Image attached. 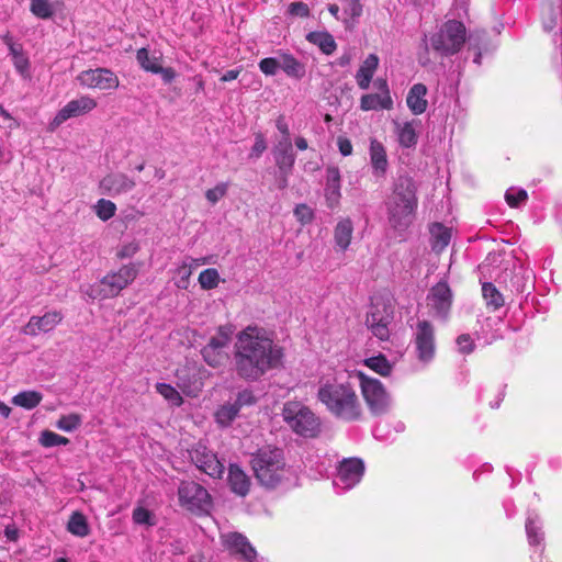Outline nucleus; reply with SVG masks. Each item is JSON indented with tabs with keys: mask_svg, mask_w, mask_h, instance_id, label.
<instances>
[{
	"mask_svg": "<svg viewBox=\"0 0 562 562\" xmlns=\"http://www.w3.org/2000/svg\"><path fill=\"white\" fill-rule=\"evenodd\" d=\"M95 108V99L87 94L70 100L56 113L54 119L49 122V130L55 131L67 120L87 114Z\"/></svg>",
	"mask_w": 562,
	"mask_h": 562,
	"instance_id": "nucleus-14",
	"label": "nucleus"
},
{
	"mask_svg": "<svg viewBox=\"0 0 562 562\" xmlns=\"http://www.w3.org/2000/svg\"><path fill=\"white\" fill-rule=\"evenodd\" d=\"M267 149V142L261 133L255 135V144L251 147L250 157L259 158Z\"/></svg>",
	"mask_w": 562,
	"mask_h": 562,
	"instance_id": "nucleus-58",
	"label": "nucleus"
},
{
	"mask_svg": "<svg viewBox=\"0 0 562 562\" xmlns=\"http://www.w3.org/2000/svg\"><path fill=\"white\" fill-rule=\"evenodd\" d=\"M193 270L194 266L189 263L187 259L181 261L172 271L173 284L181 290L188 289Z\"/></svg>",
	"mask_w": 562,
	"mask_h": 562,
	"instance_id": "nucleus-38",
	"label": "nucleus"
},
{
	"mask_svg": "<svg viewBox=\"0 0 562 562\" xmlns=\"http://www.w3.org/2000/svg\"><path fill=\"white\" fill-rule=\"evenodd\" d=\"M417 196L414 181L398 178L392 194L386 201L387 218L391 227L402 237L415 218Z\"/></svg>",
	"mask_w": 562,
	"mask_h": 562,
	"instance_id": "nucleus-4",
	"label": "nucleus"
},
{
	"mask_svg": "<svg viewBox=\"0 0 562 562\" xmlns=\"http://www.w3.org/2000/svg\"><path fill=\"white\" fill-rule=\"evenodd\" d=\"M379 63L380 59L375 54L368 55L362 61L355 76L356 82L360 89L367 90L370 87Z\"/></svg>",
	"mask_w": 562,
	"mask_h": 562,
	"instance_id": "nucleus-26",
	"label": "nucleus"
},
{
	"mask_svg": "<svg viewBox=\"0 0 562 562\" xmlns=\"http://www.w3.org/2000/svg\"><path fill=\"white\" fill-rule=\"evenodd\" d=\"M340 173L337 168H329L327 170L325 199L329 209L338 206L340 201Z\"/></svg>",
	"mask_w": 562,
	"mask_h": 562,
	"instance_id": "nucleus-27",
	"label": "nucleus"
},
{
	"mask_svg": "<svg viewBox=\"0 0 562 562\" xmlns=\"http://www.w3.org/2000/svg\"><path fill=\"white\" fill-rule=\"evenodd\" d=\"M155 389L171 406L180 407L183 404L181 393L171 384L158 382Z\"/></svg>",
	"mask_w": 562,
	"mask_h": 562,
	"instance_id": "nucleus-41",
	"label": "nucleus"
},
{
	"mask_svg": "<svg viewBox=\"0 0 562 562\" xmlns=\"http://www.w3.org/2000/svg\"><path fill=\"white\" fill-rule=\"evenodd\" d=\"M136 60L144 71L159 75L165 83H171L177 76L173 68L162 66V54L159 52L150 53L142 47L136 52Z\"/></svg>",
	"mask_w": 562,
	"mask_h": 562,
	"instance_id": "nucleus-15",
	"label": "nucleus"
},
{
	"mask_svg": "<svg viewBox=\"0 0 562 562\" xmlns=\"http://www.w3.org/2000/svg\"><path fill=\"white\" fill-rule=\"evenodd\" d=\"M427 88L423 83H415L408 91L406 104L413 114L419 115L427 110Z\"/></svg>",
	"mask_w": 562,
	"mask_h": 562,
	"instance_id": "nucleus-29",
	"label": "nucleus"
},
{
	"mask_svg": "<svg viewBox=\"0 0 562 562\" xmlns=\"http://www.w3.org/2000/svg\"><path fill=\"white\" fill-rule=\"evenodd\" d=\"M260 71L266 76H276L280 69L279 56L266 57L258 64Z\"/></svg>",
	"mask_w": 562,
	"mask_h": 562,
	"instance_id": "nucleus-51",
	"label": "nucleus"
},
{
	"mask_svg": "<svg viewBox=\"0 0 562 562\" xmlns=\"http://www.w3.org/2000/svg\"><path fill=\"white\" fill-rule=\"evenodd\" d=\"M222 544L232 553L239 554L248 562H254L257 558L255 548L247 538L238 532H226L221 535Z\"/></svg>",
	"mask_w": 562,
	"mask_h": 562,
	"instance_id": "nucleus-21",
	"label": "nucleus"
},
{
	"mask_svg": "<svg viewBox=\"0 0 562 562\" xmlns=\"http://www.w3.org/2000/svg\"><path fill=\"white\" fill-rule=\"evenodd\" d=\"M178 496L180 505L194 514L207 513L211 507L209 492L195 482H182L178 488Z\"/></svg>",
	"mask_w": 562,
	"mask_h": 562,
	"instance_id": "nucleus-10",
	"label": "nucleus"
},
{
	"mask_svg": "<svg viewBox=\"0 0 562 562\" xmlns=\"http://www.w3.org/2000/svg\"><path fill=\"white\" fill-rule=\"evenodd\" d=\"M452 304V292L447 282H438L427 296V305L431 313L439 318H447Z\"/></svg>",
	"mask_w": 562,
	"mask_h": 562,
	"instance_id": "nucleus-18",
	"label": "nucleus"
},
{
	"mask_svg": "<svg viewBox=\"0 0 562 562\" xmlns=\"http://www.w3.org/2000/svg\"><path fill=\"white\" fill-rule=\"evenodd\" d=\"M67 530L76 537H87L90 533V527L86 516L80 512H74L67 522Z\"/></svg>",
	"mask_w": 562,
	"mask_h": 562,
	"instance_id": "nucleus-39",
	"label": "nucleus"
},
{
	"mask_svg": "<svg viewBox=\"0 0 562 562\" xmlns=\"http://www.w3.org/2000/svg\"><path fill=\"white\" fill-rule=\"evenodd\" d=\"M430 235L432 249L440 252L449 245L452 233L442 224L435 223L430 227Z\"/></svg>",
	"mask_w": 562,
	"mask_h": 562,
	"instance_id": "nucleus-36",
	"label": "nucleus"
},
{
	"mask_svg": "<svg viewBox=\"0 0 562 562\" xmlns=\"http://www.w3.org/2000/svg\"><path fill=\"white\" fill-rule=\"evenodd\" d=\"M198 282L202 290L210 291L216 289L222 282V279L217 269L207 268L200 272Z\"/></svg>",
	"mask_w": 562,
	"mask_h": 562,
	"instance_id": "nucleus-43",
	"label": "nucleus"
},
{
	"mask_svg": "<svg viewBox=\"0 0 562 562\" xmlns=\"http://www.w3.org/2000/svg\"><path fill=\"white\" fill-rule=\"evenodd\" d=\"M482 293L486 304L493 310H497L503 306L504 299L492 283H484L482 286Z\"/></svg>",
	"mask_w": 562,
	"mask_h": 562,
	"instance_id": "nucleus-46",
	"label": "nucleus"
},
{
	"mask_svg": "<svg viewBox=\"0 0 562 562\" xmlns=\"http://www.w3.org/2000/svg\"><path fill=\"white\" fill-rule=\"evenodd\" d=\"M412 345L418 362L428 366L436 356V335L434 325L426 319H418L412 326Z\"/></svg>",
	"mask_w": 562,
	"mask_h": 562,
	"instance_id": "nucleus-8",
	"label": "nucleus"
},
{
	"mask_svg": "<svg viewBox=\"0 0 562 562\" xmlns=\"http://www.w3.org/2000/svg\"><path fill=\"white\" fill-rule=\"evenodd\" d=\"M43 400V395L37 391H23L18 393L12 397V403L15 406L33 409L35 408Z\"/></svg>",
	"mask_w": 562,
	"mask_h": 562,
	"instance_id": "nucleus-40",
	"label": "nucleus"
},
{
	"mask_svg": "<svg viewBox=\"0 0 562 562\" xmlns=\"http://www.w3.org/2000/svg\"><path fill=\"white\" fill-rule=\"evenodd\" d=\"M233 330L229 326H221L202 348L203 360L213 368L225 366L229 360V345Z\"/></svg>",
	"mask_w": 562,
	"mask_h": 562,
	"instance_id": "nucleus-9",
	"label": "nucleus"
},
{
	"mask_svg": "<svg viewBox=\"0 0 562 562\" xmlns=\"http://www.w3.org/2000/svg\"><path fill=\"white\" fill-rule=\"evenodd\" d=\"M418 126L419 122L416 120L394 122V131L397 136V140L402 147L411 148L416 145L418 139Z\"/></svg>",
	"mask_w": 562,
	"mask_h": 562,
	"instance_id": "nucleus-24",
	"label": "nucleus"
},
{
	"mask_svg": "<svg viewBox=\"0 0 562 562\" xmlns=\"http://www.w3.org/2000/svg\"><path fill=\"white\" fill-rule=\"evenodd\" d=\"M346 11L351 18H359L362 14V4L360 0H350Z\"/></svg>",
	"mask_w": 562,
	"mask_h": 562,
	"instance_id": "nucleus-64",
	"label": "nucleus"
},
{
	"mask_svg": "<svg viewBox=\"0 0 562 562\" xmlns=\"http://www.w3.org/2000/svg\"><path fill=\"white\" fill-rule=\"evenodd\" d=\"M276 127H277V130L281 134V138L280 139H290L289 124H288V122H286V120H285V117L283 115H280L276 120Z\"/></svg>",
	"mask_w": 562,
	"mask_h": 562,
	"instance_id": "nucleus-62",
	"label": "nucleus"
},
{
	"mask_svg": "<svg viewBox=\"0 0 562 562\" xmlns=\"http://www.w3.org/2000/svg\"><path fill=\"white\" fill-rule=\"evenodd\" d=\"M190 458L198 469L212 477H220L224 472V465L217 456L201 442L190 451Z\"/></svg>",
	"mask_w": 562,
	"mask_h": 562,
	"instance_id": "nucleus-17",
	"label": "nucleus"
},
{
	"mask_svg": "<svg viewBox=\"0 0 562 562\" xmlns=\"http://www.w3.org/2000/svg\"><path fill=\"white\" fill-rule=\"evenodd\" d=\"M251 467L258 482L267 488H290L297 484V475L285 464L281 449H259L252 456Z\"/></svg>",
	"mask_w": 562,
	"mask_h": 562,
	"instance_id": "nucleus-3",
	"label": "nucleus"
},
{
	"mask_svg": "<svg viewBox=\"0 0 562 562\" xmlns=\"http://www.w3.org/2000/svg\"><path fill=\"white\" fill-rule=\"evenodd\" d=\"M526 533L529 544L538 549L543 540L542 525L537 514H529L526 520Z\"/></svg>",
	"mask_w": 562,
	"mask_h": 562,
	"instance_id": "nucleus-35",
	"label": "nucleus"
},
{
	"mask_svg": "<svg viewBox=\"0 0 562 562\" xmlns=\"http://www.w3.org/2000/svg\"><path fill=\"white\" fill-rule=\"evenodd\" d=\"M64 315L59 311L46 312L43 316H32L23 327L22 333L29 336H37L41 333L52 331L60 322Z\"/></svg>",
	"mask_w": 562,
	"mask_h": 562,
	"instance_id": "nucleus-20",
	"label": "nucleus"
},
{
	"mask_svg": "<svg viewBox=\"0 0 562 562\" xmlns=\"http://www.w3.org/2000/svg\"><path fill=\"white\" fill-rule=\"evenodd\" d=\"M281 416L286 426L299 436L314 438L321 431L319 417L303 402H285Z\"/></svg>",
	"mask_w": 562,
	"mask_h": 562,
	"instance_id": "nucleus-5",
	"label": "nucleus"
},
{
	"mask_svg": "<svg viewBox=\"0 0 562 562\" xmlns=\"http://www.w3.org/2000/svg\"><path fill=\"white\" fill-rule=\"evenodd\" d=\"M38 442L45 448H52L56 446H66L69 443V439L54 431L43 430L40 435Z\"/></svg>",
	"mask_w": 562,
	"mask_h": 562,
	"instance_id": "nucleus-47",
	"label": "nucleus"
},
{
	"mask_svg": "<svg viewBox=\"0 0 562 562\" xmlns=\"http://www.w3.org/2000/svg\"><path fill=\"white\" fill-rule=\"evenodd\" d=\"M370 161L374 176L383 177L387 169V157L384 146L376 139L370 143Z\"/></svg>",
	"mask_w": 562,
	"mask_h": 562,
	"instance_id": "nucleus-30",
	"label": "nucleus"
},
{
	"mask_svg": "<svg viewBox=\"0 0 562 562\" xmlns=\"http://www.w3.org/2000/svg\"><path fill=\"white\" fill-rule=\"evenodd\" d=\"M364 474V463L359 458H346L337 467L333 481L338 493L347 492L355 487Z\"/></svg>",
	"mask_w": 562,
	"mask_h": 562,
	"instance_id": "nucleus-11",
	"label": "nucleus"
},
{
	"mask_svg": "<svg viewBox=\"0 0 562 562\" xmlns=\"http://www.w3.org/2000/svg\"><path fill=\"white\" fill-rule=\"evenodd\" d=\"M187 260L189 263L194 266V269H196L200 266L214 265L216 262V257L214 255H210L200 258H187Z\"/></svg>",
	"mask_w": 562,
	"mask_h": 562,
	"instance_id": "nucleus-63",
	"label": "nucleus"
},
{
	"mask_svg": "<svg viewBox=\"0 0 562 562\" xmlns=\"http://www.w3.org/2000/svg\"><path fill=\"white\" fill-rule=\"evenodd\" d=\"M92 209L98 218L103 222L111 220L116 213L115 203L106 199L98 200Z\"/></svg>",
	"mask_w": 562,
	"mask_h": 562,
	"instance_id": "nucleus-45",
	"label": "nucleus"
},
{
	"mask_svg": "<svg viewBox=\"0 0 562 562\" xmlns=\"http://www.w3.org/2000/svg\"><path fill=\"white\" fill-rule=\"evenodd\" d=\"M316 396L337 419L357 422L362 417V405L355 387L348 382H339L336 376L322 375Z\"/></svg>",
	"mask_w": 562,
	"mask_h": 562,
	"instance_id": "nucleus-2",
	"label": "nucleus"
},
{
	"mask_svg": "<svg viewBox=\"0 0 562 562\" xmlns=\"http://www.w3.org/2000/svg\"><path fill=\"white\" fill-rule=\"evenodd\" d=\"M137 276L136 267L131 263L123 266L117 272L108 274L102 279V283L106 286V294L110 297L116 296L124 288H126Z\"/></svg>",
	"mask_w": 562,
	"mask_h": 562,
	"instance_id": "nucleus-19",
	"label": "nucleus"
},
{
	"mask_svg": "<svg viewBox=\"0 0 562 562\" xmlns=\"http://www.w3.org/2000/svg\"><path fill=\"white\" fill-rule=\"evenodd\" d=\"M106 286L103 285L102 280L99 283H95L93 285H88L86 288H82V293L87 295L91 300H104L110 297L109 294H106Z\"/></svg>",
	"mask_w": 562,
	"mask_h": 562,
	"instance_id": "nucleus-52",
	"label": "nucleus"
},
{
	"mask_svg": "<svg viewBox=\"0 0 562 562\" xmlns=\"http://www.w3.org/2000/svg\"><path fill=\"white\" fill-rule=\"evenodd\" d=\"M133 520L137 525L154 526L156 524L153 513L142 506L133 510Z\"/></svg>",
	"mask_w": 562,
	"mask_h": 562,
	"instance_id": "nucleus-50",
	"label": "nucleus"
},
{
	"mask_svg": "<svg viewBox=\"0 0 562 562\" xmlns=\"http://www.w3.org/2000/svg\"><path fill=\"white\" fill-rule=\"evenodd\" d=\"M353 233V223L350 218H341L335 226L334 240L340 251H346L350 246Z\"/></svg>",
	"mask_w": 562,
	"mask_h": 562,
	"instance_id": "nucleus-32",
	"label": "nucleus"
},
{
	"mask_svg": "<svg viewBox=\"0 0 562 562\" xmlns=\"http://www.w3.org/2000/svg\"><path fill=\"white\" fill-rule=\"evenodd\" d=\"M277 54L279 56L280 69L288 77L300 80L305 76L306 67L296 57L282 49H279Z\"/></svg>",
	"mask_w": 562,
	"mask_h": 562,
	"instance_id": "nucleus-25",
	"label": "nucleus"
},
{
	"mask_svg": "<svg viewBox=\"0 0 562 562\" xmlns=\"http://www.w3.org/2000/svg\"><path fill=\"white\" fill-rule=\"evenodd\" d=\"M3 41L8 46L15 71L22 79L30 80L32 78L31 61L22 44L14 42L10 35H5Z\"/></svg>",
	"mask_w": 562,
	"mask_h": 562,
	"instance_id": "nucleus-22",
	"label": "nucleus"
},
{
	"mask_svg": "<svg viewBox=\"0 0 562 562\" xmlns=\"http://www.w3.org/2000/svg\"><path fill=\"white\" fill-rule=\"evenodd\" d=\"M209 376V372L198 366H184L176 372L177 387L189 396L196 397L204 387V380Z\"/></svg>",
	"mask_w": 562,
	"mask_h": 562,
	"instance_id": "nucleus-13",
	"label": "nucleus"
},
{
	"mask_svg": "<svg viewBox=\"0 0 562 562\" xmlns=\"http://www.w3.org/2000/svg\"><path fill=\"white\" fill-rule=\"evenodd\" d=\"M288 12L294 16L307 18L310 15V8L304 2H292L289 4Z\"/></svg>",
	"mask_w": 562,
	"mask_h": 562,
	"instance_id": "nucleus-59",
	"label": "nucleus"
},
{
	"mask_svg": "<svg viewBox=\"0 0 562 562\" xmlns=\"http://www.w3.org/2000/svg\"><path fill=\"white\" fill-rule=\"evenodd\" d=\"M361 393L366 404L373 415L385 414L391 407V396L381 381L368 376L362 371H357Z\"/></svg>",
	"mask_w": 562,
	"mask_h": 562,
	"instance_id": "nucleus-7",
	"label": "nucleus"
},
{
	"mask_svg": "<svg viewBox=\"0 0 562 562\" xmlns=\"http://www.w3.org/2000/svg\"><path fill=\"white\" fill-rule=\"evenodd\" d=\"M239 411L238 405L227 402L217 407L214 419L220 427L226 428L235 420Z\"/></svg>",
	"mask_w": 562,
	"mask_h": 562,
	"instance_id": "nucleus-37",
	"label": "nucleus"
},
{
	"mask_svg": "<svg viewBox=\"0 0 562 562\" xmlns=\"http://www.w3.org/2000/svg\"><path fill=\"white\" fill-rule=\"evenodd\" d=\"M234 348L238 375L251 381L279 367L283 358L282 348L274 342L273 334L257 325L240 330Z\"/></svg>",
	"mask_w": 562,
	"mask_h": 562,
	"instance_id": "nucleus-1",
	"label": "nucleus"
},
{
	"mask_svg": "<svg viewBox=\"0 0 562 562\" xmlns=\"http://www.w3.org/2000/svg\"><path fill=\"white\" fill-rule=\"evenodd\" d=\"M467 38V30L462 22L449 20L441 25L439 31L431 35L429 42L431 48L442 56L458 53Z\"/></svg>",
	"mask_w": 562,
	"mask_h": 562,
	"instance_id": "nucleus-6",
	"label": "nucleus"
},
{
	"mask_svg": "<svg viewBox=\"0 0 562 562\" xmlns=\"http://www.w3.org/2000/svg\"><path fill=\"white\" fill-rule=\"evenodd\" d=\"M82 423L81 416L79 414L72 413L68 415H63L57 422L56 427L59 430L71 432L80 427Z\"/></svg>",
	"mask_w": 562,
	"mask_h": 562,
	"instance_id": "nucleus-48",
	"label": "nucleus"
},
{
	"mask_svg": "<svg viewBox=\"0 0 562 562\" xmlns=\"http://www.w3.org/2000/svg\"><path fill=\"white\" fill-rule=\"evenodd\" d=\"M273 156L281 171L290 170L295 161L291 139H279L273 148Z\"/></svg>",
	"mask_w": 562,
	"mask_h": 562,
	"instance_id": "nucleus-28",
	"label": "nucleus"
},
{
	"mask_svg": "<svg viewBox=\"0 0 562 562\" xmlns=\"http://www.w3.org/2000/svg\"><path fill=\"white\" fill-rule=\"evenodd\" d=\"M373 85L378 92L363 94L360 98V109L362 111L391 110L393 108V99L387 81L383 78H378Z\"/></svg>",
	"mask_w": 562,
	"mask_h": 562,
	"instance_id": "nucleus-16",
	"label": "nucleus"
},
{
	"mask_svg": "<svg viewBox=\"0 0 562 562\" xmlns=\"http://www.w3.org/2000/svg\"><path fill=\"white\" fill-rule=\"evenodd\" d=\"M228 483L232 491L239 496H245L249 492V476L236 464L229 465Z\"/></svg>",
	"mask_w": 562,
	"mask_h": 562,
	"instance_id": "nucleus-31",
	"label": "nucleus"
},
{
	"mask_svg": "<svg viewBox=\"0 0 562 562\" xmlns=\"http://www.w3.org/2000/svg\"><path fill=\"white\" fill-rule=\"evenodd\" d=\"M528 199L527 191L512 187L505 193V200L510 207H517Z\"/></svg>",
	"mask_w": 562,
	"mask_h": 562,
	"instance_id": "nucleus-49",
	"label": "nucleus"
},
{
	"mask_svg": "<svg viewBox=\"0 0 562 562\" xmlns=\"http://www.w3.org/2000/svg\"><path fill=\"white\" fill-rule=\"evenodd\" d=\"M30 11L38 19L48 20L54 15L55 8L50 0H30Z\"/></svg>",
	"mask_w": 562,
	"mask_h": 562,
	"instance_id": "nucleus-44",
	"label": "nucleus"
},
{
	"mask_svg": "<svg viewBox=\"0 0 562 562\" xmlns=\"http://www.w3.org/2000/svg\"><path fill=\"white\" fill-rule=\"evenodd\" d=\"M456 344L458 351L462 355L471 353L475 347L474 340L469 334L458 336Z\"/></svg>",
	"mask_w": 562,
	"mask_h": 562,
	"instance_id": "nucleus-55",
	"label": "nucleus"
},
{
	"mask_svg": "<svg viewBox=\"0 0 562 562\" xmlns=\"http://www.w3.org/2000/svg\"><path fill=\"white\" fill-rule=\"evenodd\" d=\"M76 80L81 87L93 90H115L120 86L116 74L103 67L83 70L78 74Z\"/></svg>",
	"mask_w": 562,
	"mask_h": 562,
	"instance_id": "nucleus-12",
	"label": "nucleus"
},
{
	"mask_svg": "<svg viewBox=\"0 0 562 562\" xmlns=\"http://www.w3.org/2000/svg\"><path fill=\"white\" fill-rule=\"evenodd\" d=\"M294 216L302 225H305L313 221L314 212L308 205L299 204L294 209Z\"/></svg>",
	"mask_w": 562,
	"mask_h": 562,
	"instance_id": "nucleus-54",
	"label": "nucleus"
},
{
	"mask_svg": "<svg viewBox=\"0 0 562 562\" xmlns=\"http://www.w3.org/2000/svg\"><path fill=\"white\" fill-rule=\"evenodd\" d=\"M135 186L136 183L132 178L121 172L110 173L100 181L101 192L112 196L127 193Z\"/></svg>",
	"mask_w": 562,
	"mask_h": 562,
	"instance_id": "nucleus-23",
	"label": "nucleus"
},
{
	"mask_svg": "<svg viewBox=\"0 0 562 562\" xmlns=\"http://www.w3.org/2000/svg\"><path fill=\"white\" fill-rule=\"evenodd\" d=\"M255 402L256 397L254 396L252 392L249 390H244L237 394V398L235 400L234 404L238 405V408L241 409V407L252 405Z\"/></svg>",
	"mask_w": 562,
	"mask_h": 562,
	"instance_id": "nucleus-60",
	"label": "nucleus"
},
{
	"mask_svg": "<svg viewBox=\"0 0 562 562\" xmlns=\"http://www.w3.org/2000/svg\"><path fill=\"white\" fill-rule=\"evenodd\" d=\"M363 363L370 370L383 376L390 375L393 370V363H391L383 355L367 358Z\"/></svg>",
	"mask_w": 562,
	"mask_h": 562,
	"instance_id": "nucleus-42",
	"label": "nucleus"
},
{
	"mask_svg": "<svg viewBox=\"0 0 562 562\" xmlns=\"http://www.w3.org/2000/svg\"><path fill=\"white\" fill-rule=\"evenodd\" d=\"M366 323L376 338L380 340H386L389 338V316H384L380 312H371L370 315H368Z\"/></svg>",
	"mask_w": 562,
	"mask_h": 562,
	"instance_id": "nucleus-33",
	"label": "nucleus"
},
{
	"mask_svg": "<svg viewBox=\"0 0 562 562\" xmlns=\"http://www.w3.org/2000/svg\"><path fill=\"white\" fill-rule=\"evenodd\" d=\"M558 14L555 13L554 9L551 7H548L546 11H543L542 15V25L543 30L546 32L553 31L554 27L558 26Z\"/></svg>",
	"mask_w": 562,
	"mask_h": 562,
	"instance_id": "nucleus-57",
	"label": "nucleus"
},
{
	"mask_svg": "<svg viewBox=\"0 0 562 562\" xmlns=\"http://www.w3.org/2000/svg\"><path fill=\"white\" fill-rule=\"evenodd\" d=\"M139 250V243L136 239L125 241L117 250V257L131 258Z\"/></svg>",
	"mask_w": 562,
	"mask_h": 562,
	"instance_id": "nucleus-56",
	"label": "nucleus"
},
{
	"mask_svg": "<svg viewBox=\"0 0 562 562\" xmlns=\"http://www.w3.org/2000/svg\"><path fill=\"white\" fill-rule=\"evenodd\" d=\"M306 40L325 55H331L337 48L334 36L326 31L310 32Z\"/></svg>",
	"mask_w": 562,
	"mask_h": 562,
	"instance_id": "nucleus-34",
	"label": "nucleus"
},
{
	"mask_svg": "<svg viewBox=\"0 0 562 562\" xmlns=\"http://www.w3.org/2000/svg\"><path fill=\"white\" fill-rule=\"evenodd\" d=\"M228 189V184L226 182H221L216 184L214 188L209 189L205 192V198L212 204L217 203L223 196H225Z\"/></svg>",
	"mask_w": 562,
	"mask_h": 562,
	"instance_id": "nucleus-53",
	"label": "nucleus"
},
{
	"mask_svg": "<svg viewBox=\"0 0 562 562\" xmlns=\"http://www.w3.org/2000/svg\"><path fill=\"white\" fill-rule=\"evenodd\" d=\"M0 119L7 128L13 130L19 126L18 121L0 104Z\"/></svg>",
	"mask_w": 562,
	"mask_h": 562,
	"instance_id": "nucleus-61",
	"label": "nucleus"
}]
</instances>
